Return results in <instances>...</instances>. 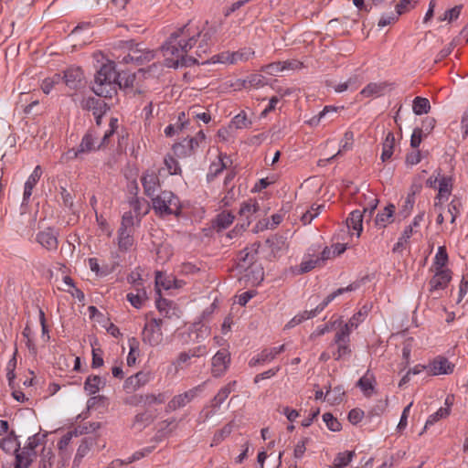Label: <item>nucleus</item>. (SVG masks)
I'll return each instance as SVG.
<instances>
[{"label":"nucleus","mask_w":468,"mask_h":468,"mask_svg":"<svg viewBox=\"0 0 468 468\" xmlns=\"http://www.w3.org/2000/svg\"><path fill=\"white\" fill-rule=\"evenodd\" d=\"M215 33L213 27L202 31L190 23L175 30L162 48L166 67L176 69L198 63L197 58L210 51Z\"/></svg>","instance_id":"nucleus-1"},{"label":"nucleus","mask_w":468,"mask_h":468,"mask_svg":"<svg viewBox=\"0 0 468 468\" xmlns=\"http://www.w3.org/2000/svg\"><path fill=\"white\" fill-rule=\"evenodd\" d=\"M120 78L114 62L108 61L97 71L92 90L100 97H112V93L116 91V87L122 85V80H119Z\"/></svg>","instance_id":"nucleus-2"},{"label":"nucleus","mask_w":468,"mask_h":468,"mask_svg":"<svg viewBox=\"0 0 468 468\" xmlns=\"http://www.w3.org/2000/svg\"><path fill=\"white\" fill-rule=\"evenodd\" d=\"M151 201L153 209L159 217L178 216L181 213L179 198L171 191H161L157 196L152 197Z\"/></svg>","instance_id":"nucleus-3"},{"label":"nucleus","mask_w":468,"mask_h":468,"mask_svg":"<svg viewBox=\"0 0 468 468\" xmlns=\"http://www.w3.org/2000/svg\"><path fill=\"white\" fill-rule=\"evenodd\" d=\"M354 288L352 285H348L345 288H339L333 292L332 293L328 294L322 303H320L314 309H312L310 311H303L302 313H299L295 316H293L285 325L286 329L292 328L301 323H303L305 320L311 319L315 317L318 314H320L331 302H333L337 296L343 294L346 292L353 291Z\"/></svg>","instance_id":"nucleus-4"},{"label":"nucleus","mask_w":468,"mask_h":468,"mask_svg":"<svg viewBox=\"0 0 468 468\" xmlns=\"http://www.w3.org/2000/svg\"><path fill=\"white\" fill-rule=\"evenodd\" d=\"M133 226L134 218L133 212H124L122 217L121 226L117 232L118 249L122 252H127L134 244Z\"/></svg>","instance_id":"nucleus-5"},{"label":"nucleus","mask_w":468,"mask_h":468,"mask_svg":"<svg viewBox=\"0 0 468 468\" xmlns=\"http://www.w3.org/2000/svg\"><path fill=\"white\" fill-rule=\"evenodd\" d=\"M125 48L128 50V53L122 58V62L125 64L133 63L141 66L150 62L155 57L154 50L146 48L142 44H136L133 41L126 42Z\"/></svg>","instance_id":"nucleus-6"},{"label":"nucleus","mask_w":468,"mask_h":468,"mask_svg":"<svg viewBox=\"0 0 468 468\" xmlns=\"http://www.w3.org/2000/svg\"><path fill=\"white\" fill-rule=\"evenodd\" d=\"M205 144L206 135L203 131H199L195 136L185 138L174 144L173 150L178 157L186 158L195 154L199 148L205 146Z\"/></svg>","instance_id":"nucleus-7"},{"label":"nucleus","mask_w":468,"mask_h":468,"mask_svg":"<svg viewBox=\"0 0 468 468\" xmlns=\"http://www.w3.org/2000/svg\"><path fill=\"white\" fill-rule=\"evenodd\" d=\"M102 147L97 144V134L94 131L89 130L82 137L78 148H71L66 154L67 159L83 158L84 155L89 154Z\"/></svg>","instance_id":"nucleus-8"},{"label":"nucleus","mask_w":468,"mask_h":468,"mask_svg":"<svg viewBox=\"0 0 468 468\" xmlns=\"http://www.w3.org/2000/svg\"><path fill=\"white\" fill-rule=\"evenodd\" d=\"M162 324V319L153 318L148 321L142 332L143 342L151 346L160 345L163 341Z\"/></svg>","instance_id":"nucleus-9"},{"label":"nucleus","mask_w":468,"mask_h":468,"mask_svg":"<svg viewBox=\"0 0 468 468\" xmlns=\"http://www.w3.org/2000/svg\"><path fill=\"white\" fill-rule=\"evenodd\" d=\"M254 55V51L250 48H244L238 51H226L217 55L214 62L236 64L239 61H247Z\"/></svg>","instance_id":"nucleus-10"},{"label":"nucleus","mask_w":468,"mask_h":468,"mask_svg":"<svg viewBox=\"0 0 468 468\" xmlns=\"http://www.w3.org/2000/svg\"><path fill=\"white\" fill-rule=\"evenodd\" d=\"M230 364V353L227 349L218 350L212 357L211 372L214 377L223 376Z\"/></svg>","instance_id":"nucleus-11"},{"label":"nucleus","mask_w":468,"mask_h":468,"mask_svg":"<svg viewBox=\"0 0 468 468\" xmlns=\"http://www.w3.org/2000/svg\"><path fill=\"white\" fill-rule=\"evenodd\" d=\"M99 428V424L97 423H90L89 426L86 424L77 426L73 431H69L65 433L58 442V449L63 452L67 450L68 446L71 442L73 437L81 435L84 433H89L96 431Z\"/></svg>","instance_id":"nucleus-12"},{"label":"nucleus","mask_w":468,"mask_h":468,"mask_svg":"<svg viewBox=\"0 0 468 468\" xmlns=\"http://www.w3.org/2000/svg\"><path fill=\"white\" fill-rule=\"evenodd\" d=\"M452 280L450 270H435V273L429 282V292L435 294L447 288Z\"/></svg>","instance_id":"nucleus-13"},{"label":"nucleus","mask_w":468,"mask_h":468,"mask_svg":"<svg viewBox=\"0 0 468 468\" xmlns=\"http://www.w3.org/2000/svg\"><path fill=\"white\" fill-rule=\"evenodd\" d=\"M141 182L145 196L151 199L161 192L159 176L154 171H146L142 176Z\"/></svg>","instance_id":"nucleus-14"},{"label":"nucleus","mask_w":468,"mask_h":468,"mask_svg":"<svg viewBox=\"0 0 468 468\" xmlns=\"http://www.w3.org/2000/svg\"><path fill=\"white\" fill-rule=\"evenodd\" d=\"M454 365L444 356H437L428 364V374L431 376L449 375L453 372Z\"/></svg>","instance_id":"nucleus-15"},{"label":"nucleus","mask_w":468,"mask_h":468,"mask_svg":"<svg viewBox=\"0 0 468 468\" xmlns=\"http://www.w3.org/2000/svg\"><path fill=\"white\" fill-rule=\"evenodd\" d=\"M206 354L205 346H197L192 349H189L185 352H181L177 357L173 361V366L176 368V371H179L183 369L185 367L190 365V360L193 357H198L202 355Z\"/></svg>","instance_id":"nucleus-16"},{"label":"nucleus","mask_w":468,"mask_h":468,"mask_svg":"<svg viewBox=\"0 0 468 468\" xmlns=\"http://www.w3.org/2000/svg\"><path fill=\"white\" fill-rule=\"evenodd\" d=\"M36 240L48 250L58 249V233L54 229L48 228L37 234Z\"/></svg>","instance_id":"nucleus-17"},{"label":"nucleus","mask_w":468,"mask_h":468,"mask_svg":"<svg viewBox=\"0 0 468 468\" xmlns=\"http://www.w3.org/2000/svg\"><path fill=\"white\" fill-rule=\"evenodd\" d=\"M285 350V345L279 346L264 348L256 356L252 357L250 362V367H255L259 364H264L272 361L279 354Z\"/></svg>","instance_id":"nucleus-18"},{"label":"nucleus","mask_w":468,"mask_h":468,"mask_svg":"<svg viewBox=\"0 0 468 468\" xmlns=\"http://www.w3.org/2000/svg\"><path fill=\"white\" fill-rule=\"evenodd\" d=\"M231 161L227 154H219L218 159L212 162L209 165L208 172L207 174V181L214 180L224 169H226Z\"/></svg>","instance_id":"nucleus-19"},{"label":"nucleus","mask_w":468,"mask_h":468,"mask_svg":"<svg viewBox=\"0 0 468 468\" xmlns=\"http://www.w3.org/2000/svg\"><path fill=\"white\" fill-rule=\"evenodd\" d=\"M199 391V387L193 388L182 394L175 396L169 402V408L176 410L186 407L194 399Z\"/></svg>","instance_id":"nucleus-20"},{"label":"nucleus","mask_w":468,"mask_h":468,"mask_svg":"<svg viewBox=\"0 0 468 468\" xmlns=\"http://www.w3.org/2000/svg\"><path fill=\"white\" fill-rule=\"evenodd\" d=\"M94 444L95 439L92 437H85L81 439L73 461V468L80 465L82 459L90 452Z\"/></svg>","instance_id":"nucleus-21"},{"label":"nucleus","mask_w":468,"mask_h":468,"mask_svg":"<svg viewBox=\"0 0 468 468\" xmlns=\"http://www.w3.org/2000/svg\"><path fill=\"white\" fill-rule=\"evenodd\" d=\"M41 176H42V169H41L40 165H37L25 183L24 194H23L24 201L29 200V198L32 195V191H33L35 186L37 185V183L38 182V180L40 179Z\"/></svg>","instance_id":"nucleus-22"},{"label":"nucleus","mask_w":468,"mask_h":468,"mask_svg":"<svg viewBox=\"0 0 468 468\" xmlns=\"http://www.w3.org/2000/svg\"><path fill=\"white\" fill-rule=\"evenodd\" d=\"M64 81L70 89H77L83 79V72L80 68H69L64 71Z\"/></svg>","instance_id":"nucleus-23"},{"label":"nucleus","mask_w":468,"mask_h":468,"mask_svg":"<svg viewBox=\"0 0 468 468\" xmlns=\"http://www.w3.org/2000/svg\"><path fill=\"white\" fill-rule=\"evenodd\" d=\"M129 205L134 213L133 218H136L138 221H140L141 218L148 213L149 207L144 198L134 196L130 198Z\"/></svg>","instance_id":"nucleus-24"},{"label":"nucleus","mask_w":468,"mask_h":468,"mask_svg":"<svg viewBox=\"0 0 468 468\" xmlns=\"http://www.w3.org/2000/svg\"><path fill=\"white\" fill-rule=\"evenodd\" d=\"M395 206L393 204H388L384 207V209L377 214L375 224L378 228H386L388 224L392 222V218L395 212Z\"/></svg>","instance_id":"nucleus-25"},{"label":"nucleus","mask_w":468,"mask_h":468,"mask_svg":"<svg viewBox=\"0 0 468 468\" xmlns=\"http://www.w3.org/2000/svg\"><path fill=\"white\" fill-rule=\"evenodd\" d=\"M375 384L376 380L374 375L367 370L366 374L359 378L356 385L364 395L370 396L374 393Z\"/></svg>","instance_id":"nucleus-26"},{"label":"nucleus","mask_w":468,"mask_h":468,"mask_svg":"<svg viewBox=\"0 0 468 468\" xmlns=\"http://www.w3.org/2000/svg\"><path fill=\"white\" fill-rule=\"evenodd\" d=\"M106 385L105 378L96 376L90 375L89 376L84 382V389L90 395L96 394L99 390Z\"/></svg>","instance_id":"nucleus-27"},{"label":"nucleus","mask_w":468,"mask_h":468,"mask_svg":"<svg viewBox=\"0 0 468 468\" xmlns=\"http://www.w3.org/2000/svg\"><path fill=\"white\" fill-rule=\"evenodd\" d=\"M345 394L346 392L342 386H335L326 390L324 393V400L327 401L330 406H336L343 401Z\"/></svg>","instance_id":"nucleus-28"},{"label":"nucleus","mask_w":468,"mask_h":468,"mask_svg":"<svg viewBox=\"0 0 468 468\" xmlns=\"http://www.w3.org/2000/svg\"><path fill=\"white\" fill-rule=\"evenodd\" d=\"M146 381V375L143 372H138L126 378L123 388L127 392H133L144 385Z\"/></svg>","instance_id":"nucleus-29"},{"label":"nucleus","mask_w":468,"mask_h":468,"mask_svg":"<svg viewBox=\"0 0 468 468\" xmlns=\"http://www.w3.org/2000/svg\"><path fill=\"white\" fill-rule=\"evenodd\" d=\"M363 212L356 209L349 214L346 219L348 229H353L356 232V236L359 237L363 230Z\"/></svg>","instance_id":"nucleus-30"},{"label":"nucleus","mask_w":468,"mask_h":468,"mask_svg":"<svg viewBox=\"0 0 468 468\" xmlns=\"http://www.w3.org/2000/svg\"><path fill=\"white\" fill-rule=\"evenodd\" d=\"M387 86L386 82H370L360 91V95L364 98L381 96Z\"/></svg>","instance_id":"nucleus-31"},{"label":"nucleus","mask_w":468,"mask_h":468,"mask_svg":"<svg viewBox=\"0 0 468 468\" xmlns=\"http://www.w3.org/2000/svg\"><path fill=\"white\" fill-rule=\"evenodd\" d=\"M259 210V204L256 200L250 199L243 202L240 206L239 214L242 218L247 220L246 227L250 224L251 217Z\"/></svg>","instance_id":"nucleus-32"},{"label":"nucleus","mask_w":468,"mask_h":468,"mask_svg":"<svg viewBox=\"0 0 468 468\" xmlns=\"http://www.w3.org/2000/svg\"><path fill=\"white\" fill-rule=\"evenodd\" d=\"M84 107L91 110L93 116H103L107 111L106 103L95 98H89L85 101Z\"/></svg>","instance_id":"nucleus-33"},{"label":"nucleus","mask_w":468,"mask_h":468,"mask_svg":"<svg viewBox=\"0 0 468 468\" xmlns=\"http://www.w3.org/2000/svg\"><path fill=\"white\" fill-rule=\"evenodd\" d=\"M15 457L14 468H28L36 456L33 453H29V452L20 449L15 453Z\"/></svg>","instance_id":"nucleus-34"},{"label":"nucleus","mask_w":468,"mask_h":468,"mask_svg":"<svg viewBox=\"0 0 468 468\" xmlns=\"http://www.w3.org/2000/svg\"><path fill=\"white\" fill-rule=\"evenodd\" d=\"M394 147H395V136L392 133H388L386 135V138L382 144V154H381V160L382 162L388 161L393 153H394Z\"/></svg>","instance_id":"nucleus-35"},{"label":"nucleus","mask_w":468,"mask_h":468,"mask_svg":"<svg viewBox=\"0 0 468 468\" xmlns=\"http://www.w3.org/2000/svg\"><path fill=\"white\" fill-rule=\"evenodd\" d=\"M452 178L451 176H441L439 178L438 199H447L452 193Z\"/></svg>","instance_id":"nucleus-36"},{"label":"nucleus","mask_w":468,"mask_h":468,"mask_svg":"<svg viewBox=\"0 0 468 468\" xmlns=\"http://www.w3.org/2000/svg\"><path fill=\"white\" fill-rule=\"evenodd\" d=\"M368 308L364 305L361 307L356 313H355L352 317L348 320L347 323L345 324L353 331L354 329H356L358 325L365 321L368 314Z\"/></svg>","instance_id":"nucleus-37"},{"label":"nucleus","mask_w":468,"mask_h":468,"mask_svg":"<svg viewBox=\"0 0 468 468\" xmlns=\"http://www.w3.org/2000/svg\"><path fill=\"white\" fill-rule=\"evenodd\" d=\"M46 437V434H41L39 432L35 433L34 435L28 437L26 445L22 449L24 451L29 452V453H33L36 456L35 449L45 442Z\"/></svg>","instance_id":"nucleus-38"},{"label":"nucleus","mask_w":468,"mask_h":468,"mask_svg":"<svg viewBox=\"0 0 468 468\" xmlns=\"http://www.w3.org/2000/svg\"><path fill=\"white\" fill-rule=\"evenodd\" d=\"M155 305L159 313L165 317H172L176 314V309L174 306V303L166 299L159 298L156 300Z\"/></svg>","instance_id":"nucleus-39"},{"label":"nucleus","mask_w":468,"mask_h":468,"mask_svg":"<svg viewBox=\"0 0 468 468\" xmlns=\"http://www.w3.org/2000/svg\"><path fill=\"white\" fill-rule=\"evenodd\" d=\"M355 456L356 452L354 451L338 452L333 462V468H345L351 463Z\"/></svg>","instance_id":"nucleus-40"},{"label":"nucleus","mask_w":468,"mask_h":468,"mask_svg":"<svg viewBox=\"0 0 468 468\" xmlns=\"http://www.w3.org/2000/svg\"><path fill=\"white\" fill-rule=\"evenodd\" d=\"M431 110V103L427 98L416 97L412 102V111L416 115L426 114Z\"/></svg>","instance_id":"nucleus-41"},{"label":"nucleus","mask_w":468,"mask_h":468,"mask_svg":"<svg viewBox=\"0 0 468 468\" xmlns=\"http://www.w3.org/2000/svg\"><path fill=\"white\" fill-rule=\"evenodd\" d=\"M0 447L6 453H16L17 452V451L21 449L20 443L17 441L16 437L11 435L1 440Z\"/></svg>","instance_id":"nucleus-42"},{"label":"nucleus","mask_w":468,"mask_h":468,"mask_svg":"<svg viewBox=\"0 0 468 468\" xmlns=\"http://www.w3.org/2000/svg\"><path fill=\"white\" fill-rule=\"evenodd\" d=\"M448 262V254L444 246H440L435 254L433 267L435 270H448L445 265Z\"/></svg>","instance_id":"nucleus-43"},{"label":"nucleus","mask_w":468,"mask_h":468,"mask_svg":"<svg viewBox=\"0 0 468 468\" xmlns=\"http://www.w3.org/2000/svg\"><path fill=\"white\" fill-rule=\"evenodd\" d=\"M55 455L51 448H43L40 453L37 468H52Z\"/></svg>","instance_id":"nucleus-44"},{"label":"nucleus","mask_w":468,"mask_h":468,"mask_svg":"<svg viewBox=\"0 0 468 468\" xmlns=\"http://www.w3.org/2000/svg\"><path fill=\"white\" fill-rule=\"evenodd\" d=\"M236 385V381H233L232 383H229L228 386L222 388L218 394L215 396L212 407L218 408L220 407L221 404L225 401V399L229 397V393L231 392L232 386Z\"/></svg>","instance_id":"nucleus-45"},{"label":"nucleus","mask_w":468,"mask_h":468,"mask_svg":"<svg viewBox=\"0 0 468 468\" xmlns=\"http://www.w3.org/2000/svg\"><path fill=\"white\" fill-rule=\"evenodd\" d=\"M322 265L320 263V260H318L317 257L313 258L310 255L304 257L299 266V273H305L313 269H314L316 266Z\"/></svg>","instance_id":"nucleus-46"},{"label":"nucleus","mask_w":468,"mask_h":468,"mask_svg":"<svg viewBox=\"0 0 468 468\" xmlns=\"http://www.w3.org/2000/svg\"><path fill=\"white\" fill-rule=\"evenodd\" d=\"M129 354L127 356V365L133 366L136 362L137 356L139 355V342L136 338L132 337L129 339Z\"/></svg>","instance_id":"nucleus-47"},{"label":"nucleus","mask_w":468,"mask_h":468,"mask_svg":"<svg viewBox=\"0 0 468 468\" xmlns=\"http://www.w3.org/2000/svg\"><path fill=\"white\" fill-rule=\"evenodd\" d=\"M290 63L288 62H273L270 63L262 68V70L272 76H276L278 73L289 69Z\"/></svg>","instance_id":"nucleus-48"},{"label":"nucleus","mask_w":468,"mask_h":468,"mask_svg":"<svg viewBox=\"0 0 468 468\" xmlns=\"http://www.w3.org/2000/svg\"><path fill=\"white\" fill-rule=\"evenodd\" d=\"M234 218L235 217L231 212L222 211L217 216L216 225L219 229H227L233 223Z\"/></svg>","instance_id":"nucleus-49"},{"label":"nucleus","mask_w":468,"mask_h":468,"mask_svg":"<svg viewBox=\"0 0 468 468\" xmlns=\"http://www.w3.org/2000/svg\"><path fill=\"white\" fill-rule=\"evenodd\" d=\"M335 345L336 346V351L334 352L333 356L335 360H341L350 356L352 352L350 343L343 342Z\"/></svg>","instance_id":"nucleus-50"},{"label":"nucleus","mask_w":468,"mask_h":468,"mask_svg":"<svg viewBox=\"0 0 468 468\" xmlns=\"http://www.w3.org/2000/svg\"><path fill=\"white\" fill-rule=\"evenodd\" d=\"M352 331L344 324L340 326L335 335L333 344L350 343V335Z\"/></svg>","instance_id":"nucleus-51"},{"label":"nucleus","mask_w":468,"mask_h":468,"mask_svg":"<svg viewBox=\"0 0 468 468\" xmlns=\"http://www.w3.org/2000/svg\"><path fill=\"white\" fill-rule=\"evenodd\" d=\"M164 164L169 175H178L181 173V167L174 156L167 154L164 159Z\"/></svg>","instance_id":"nucleus-52"},{"label":"nucleus","mask_w":468,"mask_h":468,"mask_svg":"<svg viewBox=\"0 0 468 468\" xmlns=\"http://www.w3.org/2000/svg\"><path fill=\"white\" fill-rule=\"evenodd\" d=\"M145 406L161 405L166 400V396L164 393L159 394H147L142 397Z\"/></svg>","instance_id":"nucleus-53"},{"label":"nucleus","mask_w":468,"mask_h":468,"mask_svg":"<svg viewBox=\"0 0 468 468\" xmlns=\"http://www.w3.org/2000/svg\"><path fill=\"white\" fill-rule=\"evenodd\" d=\"M145 292H138L136 294L130 292L127 294V301L136 309H140L143 306L145 299Z\"/></svg>","instance_id":"nucleus-54"},{"label":"nucleus","mask_w":468,"mask_h":468,"mask_svg":"<svg viewBox=\"0 0 468 468\" xmlns=\"http://www.w3.org/2000/svg\"><path fill=\"white\" fill-rule=\"evenodd\" d=\"M323 420L325 422L327 428L332 431H339L342 428L338 420L330 412H325L323 415Z\"/></svg>","instance_id":"nucleus-55"},{"label":"nucleus","mask_w":468,"mask_h":468,"mask_svg":"<svg viewBox=\"0 0 468 468\" xmlns=\"http://www.w3.org/2000/svg\"><path fill=\"white\" fill-rule=\"evenodd\" d=\"M336 108L334 106H325L317 115L312 117L308 123L311 126H317L320 122L330 112H335Z\"/></svg>","instance_id":"nucleus-56"},{"label":"nucleus","mask_w":468,"mask_h":468,"mask_svg":"<svg viewBox=\"0 0 468 468\" xmlns=\"http://www.w3.org/2000/svg\"><path fill=\"white\" fill-rule=\"evenodd\" d=\"M324 207L323 205L317 206L316 207H312L310 210L303 213L301 217V221L303 225L310 224L314 218H315L321 212V209Z\"/></svg>","instance_id":"nucleus-57"},{"label":"nucleus","mask_w":468,"mask_h":468,"mask_svg":"<svg viewBox=\"0 0 468 468\" xmlns=\"http://www.w3.org/2000/svg\"><path fill=\"white\" fill-rule=\"evenodd\" d=\"M462 9H463V5H455L454 7H452L449 10H446L444 12L443 16L440 17V21L452 22V21L456 20L459 17Z\"/></svg>","instance_id":"nucleus-58"},{"label":"nucleus","mask_w":468,"mask_h":468,"mask_svg":"<svg viewBox=\"0 0 468 468\" xmlns=\"http://www.w3.org/2000/svg\"><path fill=\"white\" fill-rule=\"evenodd\" d=\"M108 406V399L104 396H94L88 399L87 410L93 408H105Z\"/></svg>","instance_id":"nucleus-59"},{"label":"nucleus","mask_w":468,"mask_h":468,"mask_svg":"<svg viewBox=\"0 0 468 468\" xmlns=\"http://www.w3.org/2000/svg\"><path fill=\"white\" fill-rule=\"evenodd\" d=\"M118 127V120L112 118L109 123V129L104 133L103 137L101 141V145L103 147L109 144V139L113 135Z\"/></svg>","instance_id":"nucleus-60"},{"label":"nucleus","mask_w":468,"mask_h":468,"mask_svg":"<svg viewBox=\"0 0 468 468\" xmlns=\"http://www.w3.org/2000/svg\"><path fill=\"white\" fill-rule=\"evenodd\" d=\"M357 87H358V83L356 82V79L350 78L346 81L337 84L335 87V90L336 92L340 93V92H344V91L347 90L348 89L355 90L357 89Z\"/></svg>","instance_id":"nucleus-61"},{"label":"nucleus","mask_w":468,"mask_h":468,"mask_svg":"<svg viewBox=\"0 0 468 468\" xmlns=\"http://www.w3.org/2000/svg\"><path fill=\"white\" fill-rule=\"evenodd\" d=\"M448 213L451 215V223H455L457 217L461 214V202L452 199L448 206Z\"/></svg>","instance_id":"nucleus-62"},{"label":"nucleus","mask_w":468,"mask_h":468,"mask_svg":"<svg viewBox=\"0 0 468 468\" xmlns=\"http://www.w3.org/2000/svg\"><path fill=\"white\" fill-rule=\"evenodd\" d=\"M415 204V197L414 194H408L406 198L404 199V203L402 205V208L400 210V213L403 215L404 218L408 217Z\"/></svg>","instance_id":"nucleus-63"},{"label":"nucleus","mask_w":468,"mask_h":468,"mask_svg":"<svg viewBox=\"0 0 468 468\" xmlns=\"http://www.w3.org/2000/svg\"><path fill=\"white\" fill-rule=\"evenodd\" d=\"M59 80H60V75H58V74L54 75L52 78L45 79L41 84V89H42L43 92L46 94H48L52 90L54 85L56 83H58L59 81Z\"/></svg>","instance_id":"nucleus-64"}]
</instances>
